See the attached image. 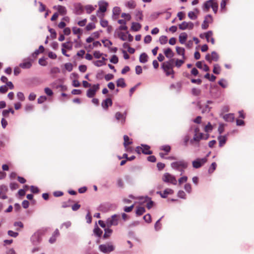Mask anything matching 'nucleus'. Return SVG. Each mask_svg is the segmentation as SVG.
<instances>
[{"instance_id": "47", "label": "nucleus", "mask_w": 254, "mask_h": 254, "mask_svg": "<svg viewBox=\"0 0 254 254\" xmlns=\"http://www.w3.org/2000/svg\"><path fill=\"white\" fill-rule=\"evenodd\" d=\"M95 28V25L93 23H90L86 26V29L87 31H90Z\"/></svg>"}, {"instance_id": "6", "label": "nucleus", "mask_w": 254, "mask_h": 254, "mask_svg": "<svg viewBox=\"0 0 254 254\" xmlns=\"http://www.w3.org/2000/svg\"><path fill=\"white\" fill-rule=\"evenodd\" d=\"M91 87L89 89L86 93V95L88 98L93 97L97 91L99 89L100 85L99 84H94L91 86Z\"/></svg>"}, {"instance_id": "29", "label": "nucleus", "mask_w": 254, "mask_h": 254, "mask_svg": "<svg viewBox=\"0 0 254 254\" xmlns=\"http://www.w3.org/2000/svg\"><path fill=\"white\" fill-rule=\"evenodd\" d=\"M107 3L106 2L100 4L98 11L105 12L107 10Z\"/></svg>"}, {"instance_id": "30", "label": "nucleus", "mask_w": 254, "mask_h": 254, "mask_svg": "<svg viewBox=\"0 0 254 254\" xmlns=\"http://www.w3.org/2000/svg\"><path fill=\"white\" fill-rule=\"evenodd\" d=\"M145 211V208L143 207H138L136 211L137 215L140 216L142 215Z\"/></svg>"}, {"instance_id": "58", "label": "nucleus", "mask_w": 254, "mask_h": 254, "mask_svg": "<svg viewBox=\"0 0 254 254\" xmlns=\"http://www.w3.org/2000/svg\"><path fill=\"white\" fill-rule=\"evenodd\" d=\"M213 11L214 12V13H216L217 11V9H218V4L216 2H215V1H214V2L212 4V5H211V7Z\"/></svg>"}, {"instance_id": "41", "label": "nucleus", "mask_w": 254, "mask_h": 254, "mask_svg": "<svg viewBox=\"0 0 254 254\" xmlns=\"http://www.w3.org/2000/svg\"><path fill=\"white\" fill-rule=\"evenodd\" d=\"M85 9L86 11V12L88 14L91 13L95 9L94 7L91 5H87L85 6Z\"/></svg>"}, {"instance_id": "53", "label": "nucleus", "mask_w": 254, "mask_h": 254, "mask_svg": "<svg viewBox=\"0 0 254 254\" xmlns=\"http://www.w3.org/2000/svg\"><path fill=\"white\" fill-rule=\"evenodd\" d=\"M110 62L113 64H117L118 63V58L117 56L114 55L110 59Z\"/></svg>"}, {"instance_id": "39", "label": "nucleus", "mask_w": 254, "mask_h": 254, "mask_svg": "<svg viewBox=\"0 0 254 254\" xmlns=\"http://www.w3.org/2000/svg\"><path fill=\"white\" fill-rule=\"evenodd\" d=\"M214 0H209L205 2L204 3V7L207 9H208L211 5H212L213 3L214 2Z\"/></svg>"}, {"instance_id": "10", "label": "nucleus", "mask_w": 254, "mask_h": 254, "mask_svg": "<svg viewBox=\"0 0 254 254\" xmlns=\"http://www.w3.org/2000/svg\"><path fill=\"white\" fill-rule=\"evenodd\" d=\"M193 23L191 22H187L184 21L179 25V29L182 30H184L187 29L191 30L193 29Z\"/></svg>"}, {"instance_id": "52", "label": "nucleus", "mask_w": 254, "mask_h": 254, "mask_svg": "<svg viewBox=\"0 0 254 254\" xmlns=\"http://www.w3.org/2000/svg\"><path fill=\"white\" fill-rule=\"evenodd\" d=\"M105 47H109L112 45V43L109 40H105L102 41Z\"/></svg>"}, {"instance_id": "8", "label": "nucleus", "mask_w": 254, "mask_h": 254, "mask_svg": "<svg viewBox=\"0 0 254 254\" xmlns=\"http://www.w3.org/2000/svg\"><path fill=\"white\" fill-rule=\"evenodd\" d=\"M207 157H204L202 159L198 158L195 160L192 161V166L193 168L196 169L200 168L203 164H204L207 162Z\"/></svg>"}, {"instance_id": "56", "label": "nucleus", "mask_w": 254, "mask_h": 254, "mask_svg": "<svg viewBox=\"0 0 254 254\" xmlns=\"http://www.w3.org/2000/svg\"><path fill=\"white\" fill-rule=\"evenodd\" d=\"M185 190L188 193H190L191 191V186L190 184H186L185 186Z\"/></svg>"}, {"instance_id": "15", "label": "nucleus", "mask_w": 254, "mask_h": 254, "mask_svg": "<svg viewBox=\"0 0 254 254\" xmlns=\"http://www.w3.org/2000/svg\"><path fill=\"white\" fill-rule=\"evenodd\" d=\"M224 120L226 122H232L235 119L234 114H228L223 116Z\"/></svg>"}, {"instance_id": "25", "label": "nucleus", "mask_w": 254, "mask_h": 254, "mask_svg": "<svg viewBox=\"0 0 254 254\" xmlns=\"http://www.w3.org/2000/svg\"><path fill=\"white\" fill-rule=\"evenodd\" d=\"M117 85L118 87H121L123 88L125 87L126 84L125 82L124 79L122 78L119 79L117 81Z\"/></svg>"}, {"instance_id": "4", "label": "nucleus", "mask_w": 254, "mask_h": 254, "mask_svg": "<svg viewBox=\"0 0 254 254\" xmlns=\"http://www.w3.org/2000/svg\"><path fill=\"white\" fill-rule=\"evenodd\" d=\"M127 115V111H125L123 113L120 112H117L115 115V118L117 121L121 123L122 125H124L126 122Z\"/></svg>"}, {"instance_id": "7", "label": "nucleus", "mask_w": 254, "mask_h": 254, "mask_svg": "<svg viewBox=\"0 0 254 254\" xmlns=\"http://www.w3.org/2000/svg\"><path fill=\"white\" fill-rule=\"evenodd\" d=\"M120 216L118 215H114L107 220V224L108 226H116L118 224V221Z\"/></svg>"}, {"instance_id": "23", "label": "nucleus", "mask_w": 254, "mask_h": 254, "mask_svg": "<svg viewBox=\"0 0 254 254\" xmlns=\"http://www.w3.org/2000/svg\"><path fill=\"white\" fill-rule=\"evenodd\" d=\"M124 147H127V146H128L129 145L132 143V142L130 140L129 137L127 135H125L124 136Z\"/></svg>"}, {"instance_id": "5", "label": "nucleus", "mask_w": 254, "mask_h": 254, "mask_svg": "<svg viewBox=\"0 0 254 254\" xmlns=\"http://www.w3.org/2000/svg\"><path fill=\"white\" fill-rule=\"evenodd\" d=\"M162 180L164 182L169 183L174 185H176L177 183V181L175 177L168 173H165L163 175L162 177Z\"/></svg>"}, {"instance_id": "22", "label": "nucleus", "mask_w": 254, "mask_h": 254, "mask_svg": "<svg viewBox=\"0 0 254 254\" xmlns=\"http://www.w3.org/2000/svg\"><path fill=\"white\" fill-rule=\"evenodd\" d=\"M107 59L104 57L102 58L101 60H98L94 62V64L96 66H101L102 65H104L106 64L105 61H106Z\"/></svg>"}, {"instance_id": "3", "label": "nucleus", "mask_w": 254, "mask_h": 254, "mask_svg": "<svg viewBox=\"0 0 254 254\" xmlns=\"http://www.w3.org/2000/svg\"><path fill=\"white\" fill-rule=\"evenodd\" d=\"M99 249L102 253L108 254L113 251L115 249V247L113 245L109 243L106 244L100 245Z\"/></svg>"}, {"instance_id": "64", "label": "nucleus", "mask_w": 254, "mask_h": 254, "mask_svg": "<svg viewBox=\"0 0 254 254\" xmlns=\"http://www.w3.org/2000/svg\"><path fill=\"white\" fill-rule=\"evenodd\" d=\"M178 197L182 198H186V193L183 190H180L179 191L178 193Z\"/></svg>"}, {"instance_id": "57", "label": "nucleus", "mask_w": 254, "mask_h": 254, "mask_svg": "<svg viewBox=\"0 0 254 254\" xmlns=\"http://www.w3.org/2000/svg\"><path fill=\"white\" fill-rule=\"evenodd\" d=\"M30 190L32 192L34 193H38L39 192V189L37 187L33 186H31Z\"/></svg>"}, {"instance_id": "38", "label": "nucleus", "mask_w": 254, "mask_h": 254, "mask_svg": "<svg viewBox=\"0 0 254 254\" xmlns=\"http://www.w3.org/2000/svg\"><path fill=\"white\" fill-rule=\"evenodd\" d=\"M204 35L207 41L209 42L213 35V32L212 31H209L207 32L204 33Z\"/></svg>"}, {"instance_id": "61", "label": "nucleus", "mask_w": 254, "mask_h": 254, "mask_svg": "<svg viewBox=\"0 0 254 254\" xmlns=\"http://www.w3.org/2000/svg\"><path fill=\"white\" fill-rule=\"evenodd\" d=\"M7 233L9 236L14 238L16 237L18 235V233L17 232H14L11 230H9Z\"/></svg>"}, {"instance_id": "51", "label": "nucleus", "mask_w": 254, "mask_h": 254, "mask_svg": "<svg viewBox=\"0 0 254 254\" xmlns=\"http://www.w3.org/2000/svg\"><path fill=\"white\" fill-rule=\"evenodd\" d=\"M49 31L51 33L52 39H55L57 36V33L55 30L53 28H49Z\"/></svg>"}, {"instance_id": "32", "label": "nucleus", "mask_w": 254, "mask_h": 254, "mask_svg": "<svg viewBox=\"0 0 254 254\" xmlns=\"http://www.w3.org/2000/svg\"><path fill=\"white\" fill-rule=\"evenodd\" d=\"M168 38L166 36H161L159 38V42L161 45H164L167 43Z\"/></svg>"}, {"instance_id": "62", "label": "nucleus", "mask_w": 254, "mask_h": 254, "mask_svg": "<svg viewBox=\"0 0 254 254\" xmlns=\"http://www.w3.org/2000/svg\"><path fill=\"white\" fill-rule=\"evenodd\" d=\"M8 90L7 87L6 85L1 86L0 87V93H5Z\"/></svg>"}, {"instance_id": "48", "label": "nucleus", "mask_w": 254, "mask_h": 254, "mask_svg": "<svg viewBox=\"0 0 254 254\" xmlns=\"http://www.w3.org/2000/svg\"><path fill=\"white\" fill-rule=\"evenodd\" d=\"M17 97L18 99L21 101H23L25 100V97L22 92H18L17 93Z\"/></svg>"}, {"instance_id": "54", "label": "nucleus", "mask_w": 254, "mask_h": 254, "mask_svg": "<svg viewBox=\"0 0 254 254\" xmlns=\"http://www.w3.org/2000/svg\"><path fill=\"white\" fill-rule=\"evenodd\" d=\"M144 220L147 223H150L151 220V215L149 214H147L143 217Z\"/></svg>"}, {"instance_id": "11", "label": "nucleus", "mask_w": 254, "mask_h": 254, "mask_svg": "<svg viewBox=\"0 0 254 254\" xmlns=\"http://www.w3.org/2000/svg\"><path fill=\"white\" fill-rule=\"evenodd\" d=\"M213 19L212 17L210 15H207L201 25V28L202 29H206L209 27V24L212 22Z\"/></svg>"}, {"instance_id": "33", "label": "nucleus", "mask_w": 254, "mask_h": 254, "mask_svg": "<svg viewBox=\"0 0 254 254\" xmlns=\"http://www.w3.org/2000/svg\"><path fill=\"white\" fill-rule=\"evenodd\" d=\"M112 233V230L110 229H105L103 237L105 239L109 238Z\"/></svg>"}, {"instance_id": "36", "label": "nucleus", "mask_w": 254, "mask_h": 254, "mask_svg": "<svg viewBox=\"0 0 254 254\" xmlns=\"http://www.w3.org/2000/svg\"><path fill=\"white\" fill-rule=\"evenodd\" d=\"M191 93L194 96H199L201 93V90L199 89L193 88L191 90Z\"/></svg>"}, {"instance_id": "26", "label": "nucleus", "mask_w": 254, "mask_h": 254, "mask_svg": "<svg viewBox=\"0 0 254 254\" xmlns=\"http://www.w3.org/2000/svg\"><path fill=\"white\" fill-rule=\"evenodd\" d=\"M62 47L64 49L71 50L72 48V43L71 42H67L62 44Z\"/></svg>"}, {"instance_id": "13", "label": "nucleus", "mask_w": 254, "mask_h": 254, "mask_svg": "<svg viewBox=\"0 0 254 254\" xmlns=\"http://www.w3.org/2000/svg\"><path fill=\"white\" fill-rule=\"evenodd\" d=\"M174 193V190L171 189H166L162 192L161 191H157V193L159 194L163 198H166L169 194H172Z\"/></svg>"}, {"instance_id": "18", "label": "nucleus", "mask_w": 254, "mask_h": 254, "mask_svg": "<svg viewBox=\"0 0 254 254\" xmlns=\"http://www.w3.org/2000/svg\"><path fill=\"white\" fill-rule=\"evenodd\" d=\"M141 28V25L138 23L136 22H132L131 23V30L133 31H139Z\"/></svg>"}, {"instance_id": "12", "label": "nucleus", "mask_w": 254, "mask_h": 254, "mask_svg": "<svg viewBox=\"0 0 254 254\" xmlns=\"http://www.w3.org/2000/svg\"><path fill=\"white\" fill-rule=\"evenodd\" d=\"M209 137V135L208 134H206L205 135H203L202 133H195L193 138V140L190 141L191 142H192L193 140L199 142L201 139H207Z\"/></svg>"}, {"instance_id": "37", "label": "nucleus", "mask_w": 254, "mask_h": 254, "mask_svg": "<svg viewBox=\"0 0 254 254\" xmlns=\"http://www.w3.org/2000/svg\"><path fill=\"white\" fill-rule=\"evenodd\" d=\"M73 201L72 200L69 199L67 201L63 202L62 203V207L63 208H66L70 206V203Z\"/></svg>"}, {"instance_id": "34", "label": "nucleus", "mask_w": 254, "mask_h": 254, "mask_svg": "<svg viewBox=\"0 0 254 254\" xmlns=\"http://www.w3.org/2000/svg\"><path fill=\"white\" fill-rule=\"evenodd\" d=\"M213 72L214 73L216 74H218L220 73V67L218 64H215L214 65Z\"/></svg>"}, {"instance_id": "9", "label": "nucleus", "mask_w": 254, "mask_h": 254, "mask_svg": "<svg viewBox=\"0 0 254 254\" xmlns=\"http://www.w3.org/2000/svg\"><path fill=\"white\" fill-rule=\"evenodd\" d=\"M218 59L219 55L215 52H212L211 55L208 54L205 56V60L209 63H211L212 61L217 62Z\"/></svg>"}, {"instance_id": "1", "label": "nucleus", "mask_w": 254, "mask_h": 254, "mask_svg": "<svg viewBox=\"0 0 254 254\" xmlns=\"http://www.w3.org/2000/svg\"><path fill=\"white\" fill-rule=\"evenodd\" d=\"M174 61V59H171L168 61L164 62L162 64V68L165 72L166 75L167 76L172 75V78L174 77V74L175 73L173 70Z\"/></svg>"}, {"instance_id": "46", "label": "nucleus", "mask_w": 254, "mask_h": 254, "mask_svg": "<svg viewBox=\"0 0 254 254\" xmlns=\"http://www.w3.org/2000/svg\"><path fill=\"white\" fill-rule=\"evenodd\" d=\"M216 166L217 164L215 162L212 163L208 170L209 173H212L216 169Z\"/></svg>"}, {"instance_id": "35", "label": "nucleus", "mask_w": 254, "mask_h": 254, "mask_svg": "<svg viewBox=\"0 0 254 254\" xmlns=\"http://www.w3.org/2000/svg\"><path fill=\"white\" fill-rule=\"evenodd\" d=\"M127 5L128 8L133 9L136 6V3L134 0H130L127 2Z\"/></svg>"}, {"instance_id": "19", "label": "nucleus", "mask_w": 254, "mask_h": 254, "mask_svg": "<svg viewBox=\"0 0 254 254\" xmlns=\"http://www.w3.org/2000/svg\"><path fill=\"white\" fill-rule=\"evenodd\" d=\"M143 147L142 153L144 154L150 155L152 154V151L150 150V146L147 145H141Z\"/></svg>"}, {"instance_id": "60", "label": "nucleus", "mask_w": 254, "mask_h": 254, "mask_svg": "<svg viewBox=\"0 0 254 254\" xmlns=\"http://www.w3.org/2000/svg\"><path fill=\"white\" fill-rule=\"evenodd\" d=\"M47 100V97L45 96H41L38 99V103L41 104Z\"/></svg>"}, {"instance_id": "43", "label": "nucleus", "mask_w": 254, "mask_h": 254, "mask_svg": "<svg viewBox=\"0 0 254 254\" xmlns=\"http://www.w3.org/2000/svg\"><path fill=\"white\" fill-rule=\"evenodd\" d=\"M118 36L119 38L122 40V41H126L127 40V36L126 34L122 32H120L118 34Z\"/></svg>"}, {"instance_id": "59", "label": "nucleus", "mask_w": 254, "mask_h": 254, "mask_svg": "<svg viewBox=\"0 0 254 254\" xmlns=\"http://www.w3.org/2000/svg\"><path fill=\"white\" fill-rule=\"evenodd\" d=\"M44 90L45 93L48 96H52L53 94L52 90L48 87L45 88Z\"/></svg>"}, {"instance_id": "50", "label": "nucleus", "mask_w": 254, "mask_h": 254, "mask_svg": "<svg viewBox=\"0 0 254 254\" xmlns=\"http://www.w3.org/2000/svg\"><path fill=\"white\" fill-rule=\"evenodd\" d=\"M65 68L68 71H71L72 70V64L71 63H66L64 64Z\"/></svg>"}, {"instance_id": "40", "label": "nucleus", "mask_w": 254, "mask_h": 254, "mask_svg": "<svg viewBox=\"0 0 254 254\" xmlns=\"http://www.w3.org/2000/svg\"><path fill=\"white\" fill-rule=\"evenodd\" d=\"M185 63L184 60H179L177 59L175 61V66L178 68L180 67L183 64Z\"/></svg>"}, {"instance_id": "44", "label": "nucleus", "mask_w": 254, "mask_h": 254, "mask_svg": "<svg viewBox=\"0 0 254 254\" xmlns=\"http://www.w3.org/2000/svg\"><path fill=\"white\" fill-rule=\"evenodd\" d=\"M121 17L124 18V19L126 20L127 21H129L131 18V15L129 14L126 13H122Z\"/></svg>"}, {"instance_id": "31", "label": "nucleus", "mask_w": 254, "mask_h": 254, "mask_svg": "<svg viewBox=\"0 0 254 254\" xmlns=\"http://www.w3.org/2000/svg\"><path fill=\"white\" fill-rule=\"evenodd\" d=\"M135 16L136 20H142L143 19L142 12L140 10H137L135 12Z\"/></svg>"}, {"instance_id": "16", "label": "nucleus", "mask_w": 254, "mask_h": 254, "mask_svg": "<svg viewBox=\"0 0 254 254\" xmlns=\"http://www.w3.org/2000/svg\"><path fill=\"white\" fill-rule=\"evenodd\" d=\"M187 38H188V35L186 33H185V32L182 33L179 37V40L180 43L182 44H184L186 42V41L187 39Z\"/></svg>"}, {"instance_id": "45", "label": "nucleus", "mask_w": 254, "mask_h": 254, "mask_svg": "<svg viewBox=\"0 0 254 254\" xmlns=\"http://www.w3.org/2000/svg\"><path fill=\"white\" fill-rule=\"evenodd\" d=\"M188 16L190 19L192 20H194L197 18L196 15L193 11H190L188 13Z\"/></svg>"}, {"instance_id": "24", "label": "nucleus", "mask_w": 254, "mask_h": 254, "mask_svg": "<svg viewBox=\"0 0 254 254\" xmlns=\"http://www.w3.org/2000/svg\"><path fill=\"white\" fill-rule=\"evenodd\" d=\"M58 11L59 13L61 15H65L66 13V8L62 5H58Z\"/></svg>"}, {"instance_id": "63", "label": "nucleus", "mask_w": 254, "mask_h": 254, "mask_svg": "<svg viewBox=\"0 0 254 254\" xmlns=\"http://www.w3.org/2000/svg\"><path fill=\"white\" fill-rule=\"evenodd\" d=\"M103 55L102 53H101L99 51H95L93 53V56L95 58L99 59L101 57L102 55Z\"/></svg>"}, {"instance_id": "14", "label": "nucleus", "mask_w": 254, "mask_h": 254, "mask_svg": "<svg viewBox=\"0 0 254 254\" xmlns=\"http://www.w3.org/2000/svg\"><path fill=\"white\" fill-rule=\"evenodd\" d=\"M113 102L111 98H107L104 100L102 104V107L105 110H108L109 106L112 105Z\"/></svg>"}, {"instance_id": "55", "label": "nucleus", "mask_w": 254, "mask_h": 254, "mask_svg": "<svg viewBox=\"0 0 254 254\" xmlns=\"http://www.w3.org/2000/svg\"><path fill=\"white\" fill-rule=\"evenodd\" d=\"M152 40V37L150 35H147L144 38V42L145 43L148 44L150 43Z\"/></svg>"}, {"instance_id": "28", "label": "nucleus", "mask_w": 254, "mask_h": 254, "mask_svg": "<svg viewBox=\"0 0 254 254\" xmlns=\"http://www.w3.org/2000/svg\"><path fill=\"white\" fill-rule=\"evenodd\" d=\"M226 137L225 136H219L218 137V140L219 142V146H223L226 141Z\"/></svg>"}, {"instance_id": "21", "label": "nucleus", "mask_w": 254, "mask_h": 254, "mask_svg": "<svg viewBox=\"0 0 254 254\" xmlns=\"http://www.w3.org/2000/svg\"><path fill=\"white\" fill-rule=\"evenodd\" d=\"M176 52L179 55H181L183 57V59L185 60L186 59L185 53V50L184 48L180 47H176Z\"/></svg>"}, {"instance_id": "49", "label": "nucleus", "mask_w": 254, "mask_h": 254, "mask_svg": "<svg viewBox=\"0 0 254 254\" xmlns=\"http://www.w3.org/2000/svg\"><path fill=\"white\" fill-rule=\"evenodd\" d=\"M19 188V185L16 183H11L10 184V188L11 190H15Z\"/></svg>"}, {"instance_id": "20", "label": "nucleus", "mask_w": 254, "mask_h": 254, "mask_svg": "<svg viewBox=\"0 0 254 254\" xmlns=\"http://www.w3.org/2000/svg\"><path fill=\"white\" fill-rule=\"evenodd\" d=\"M164 54L168 58H172L174 56L173 52L170 48H167L164 50Z\"/></svg>"}, {"instance_id": "17", "label": "nucleus", "mask_w": 254, "mask_h": 254, "mask_svg": "<svg viewBox=\"0 0 254 254\" xmlns=\"http://www.w3.org/2000/svg\"><path fill=\"white\" fill-rule=\"evenodd\" d=\"M32 66V63L29 61H24L19 64V66L22 68H29Z\"/></svg>"}, {"instance_id": "27", "label": "nucleus", "mask_w": 254, "mask_h": 254, "mask_svg": "<svg viewBox=\"0 0 254 254\" xmlns=\"http://www.w3.org/2000/svg\"><path fill=\"white\" fill-rule=\"evenodd\" d=\"M148 56L145 53H142L140 55L139 57V61L140 63H145L147 62Z\"/></svg>"}, {"instance_id": "2", "label": "nucleus", "mask_w": 254, "mask_h": 254, "mask_svg": "<svg viewBox=\"0 0 254 254\" xmlns=\"http://www.w3.org/2000/svg\"><path fill=\"white\" fill-rule=\"evenodd\" d=\"M188 164L184 160H180L179 161L174 162L171 163V167L180 172H181V175L184 172L185 170L188 167Z\"/></svg>"}, {"instance_id": "42", "label": "nucleus", "mask_w": 254, "mask_h": 254, "mask_svg": "<svg viewBox=\"0 0 254 254\" xmlns=\"http://www.w3.org/2000/svg\"><path fill=\"white\" fill-rule=\"evenodd\" d=\"M94 233L98 237H100L102 234V231L98 227L95 228L94 230Z\"/></svg>"}]
</instances>
